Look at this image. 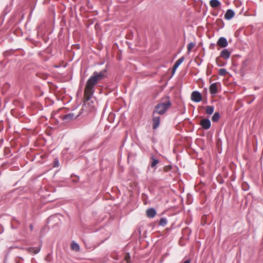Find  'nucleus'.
Masks as SVG:
<instances>
[{
    "instance_id": "32",
    "label": "nucleus",
    "mask_w": 263,
    "mask_h": 263,
    "mask_svg": "<svg viewBox=\"0 0 263 263\" xmlns=\"http://www.w3.org/2000/svg\"><path fill=\"white\" fill-rule=\"evenodd\" d=\"M226 64V63H222L221 64H218V65L219 66H223L224 65H225Z\"/></svg>"
},
{
    "instance_id": "19",
    "label": "nucleus",
    "mask_w": 263,
    "mask_h": 263,
    "mask_svg": "<svg viewBox=\"0 0 263 263\" xmlns=\"http://www.w3.org/2000/svg\"><path fill=\"white\" fill-rule=\"evenodd\" d=\"M167 219L166 218L162 217L160 219L159 225L162 227L165 226L167 224Z\"/></svg>"
},
{
    "instance_id": "28",
    "label": "nucleus",
    "mask_w": 263,
    "mask_h": 263,
    "mask_svg": "<svg viewBox=\"0 0 263 263\" xmlns=\"http://www.w3.org/2000/svg\"><path fill=\"white\" fill-rule=\"evenodd\" d=\"M11 229H17V227H16V226H14L13 224V223H11Z\"/></svg>"
},
{
    "instance_id": "11",
    "label": "nucleus",
    "mask_w": 263,
    "mask_h": 263,
    "mask_svg": "<svg viewBox=\"0 0 263 263\" xmlns=\"http://www.w3.org/2000/svg\"><path fill=\"white\" fill-rule=\"evenodd\" d=\"M146 216L148 218H153L156 214V211L154 208H149L146 210Z\"/></svg>"
},
{
    "instance_id": "37",
    "label": "nucleus",
    "mask_w": 263,
    "mask_h": 263,
    "mask_svg": "<svg viewBox=\"0 0 263 263\" xmlns=\"http://www.w3.org/2000/svg\"><path fill=\"white\" fill-rule=\"evenodd\" d=\"M227 243V242H224V243H223V246H224V245Z\"/></svg>"
},
{
    "instance_id": "8",
    "label": "nucleus",
    "mask_w": 263,
    "mask_h": 263,
    "mask_svg": "<svg viewBox=\"0 0 263 263\" xmlns=\"http://www.w3.org/2000/svg\"><path fill=\"white\" fill-rule=\"evenodd\" d=\"M79 116H80V114L75 116L73 113L70 112V113H69L68 114L64 115L62 119L64 121L68 122V121L72 120L74 119L78 118Z\"/></svg>"
},
{
    "instance_id": "20",
    "label": "nucleus",
    "mask_w": 263,
    "mask_h": 263,
    "mask_svg": "<svg viewBox=\"0 0 263 263\" xmlns=\"http://www.w3.org/2000/svg\"><path fill=\"white\" fill-rule=\"evenodd\" d=\"M227 73H229V72L227 71V70L226 69H224V68H221L218 71V74L220 76H224Z\"/></svg>"
},
{
    "instance_id": "21",
    "label": "nucleus",
    "mask_w": 263,
    "mask_h": 263,
    "mask_svg": "<svg viewBox=\"0 0 263 263\" xmlns=\"http://www.w3.org/2000/svg\"><path fill=\"white\" fill-rule=\"evenodd\" d=\"M195 46V44L193 43V42H190L188 45H187V52L189 53H190L191 50H192V49Z\"/></svg>"
},
{
    "instance_id": "31",
    "label": "nucleus",
    "mask_w": 263,
    "mask_h": 263,
    "mask_svg": "<svg viewBox=\"0 0 263 263\" xmlns=\"http://www.w3.org/2000/svg\"><path fill=\"white\" fill-rule=\"evenodd\" d=\"M29 228L30 229V230L32 231L33 229V224H30L29 225Z\"/></svg>"
},
{
    "instance_id": "16",
    "label": "nucleus",
    "mask_w": 263,
    "mask_h": 263,
    "mask_svg": "<svg viewBox=\"0 0 263 263\" xmlns=\"http://www.w3.org/2000/svg\"><path fill=\"white\" fill-rule=\"evenodd\" d=\"M214 110V107L213 106H206L205 112L208 115H212Z\"/></svg>"
},
{
    "instance_id": "17",
    "label": "nucleus",
    "mask_w": 263,
    "mask_h": 263,
    "mask_svg": "<svg viewBox=\"0 0 263 263\" xmlns=\"http://www.w3.org/2000/svg\"><path fill=\"white\" fill-rule=\"evenodd\" d=\"M219 117H220V115H219V112H216L213 115V116L212 117V120L213 122H216L219 120Z\"/></svg>"
},
{
    "instance_id": "10",
    "label": "nucleus",
    "mask_w": 263,
    "mask_h": 263,
    "mask_svg": "<svg viewBox=\"0 0 263 263\" xmlns=\"http://www.w3.org/2000/svg\"><path fill=\"white\" fill-rule=\"evenodd\" d=\"M220 57L225 60H228L230 57V52L228 49H224L221 51Z\"/></svg>"
},
{
    "instance_id": "9",
    "label": "nucleus",
    "mask_w": 263,
    "mask_h": 263,
    "mask_svg": "<svg viewBox=\"0 0 263 263\" xmlns=\"http://www.w3.org/2000/svg\"><path fill=\"white\" fill-rule=\"evenodd\" d=\"M184 60V57H182L175 62L172 69V75L174 74L176 70L179 67V66L183 62Z\"/></svg>"
},
{
    "instance_id": "3",
    "label": "nucleus",
    "mask_w": 263,
    "mask_h": 263,
    "mask_svg": "<svg viewBox=\"0 0 263 263\" xmlns=\"http://www.w3.org/2000/svg\"><path fill=\"white\" fill-rule=\"evenodd\" d=\"M107 70L104 69L100 72L95 71L90 78L91 79L92 81L97 84L99 82L107 77Z\"/></svg>"
},
{
    "instance_id": "12",
    "label": "nucleus",
    "mask_w": 263,
    "mask_h": 263,
    "mask_svg": "<svg viewBox=\"0 0 263 263\" xmlns=\"http://www.w3.org/2000/svg\"><path fill=\"white\" fill-rule=\"evenodd\" d=\"M26 250L30 253L37 254L41 250V246L38 247H29L26 249Z\"/></svg>"
},
{
    "instance_id": "23",
    "label": "nucleus",
    "mask_w": 263,
    "mask_h": 263,
    "mask_svg": "<svg viewBox=\"0 0 263 263\" xmlns=\"http://www.w3.org/2000/svg\"><path fill=\"white\" fill-rule=\"evenodd\" d=\"M124 258L127 263H129L130 262V256L129 253L125 254Z\"/></svg>"
},
{
    "instance_id": "14",
    "label": "nucleus",
    "mask_w": 263,
    "mask_h": 263,
    "mask_svg": "<svg viewBox=\"0 0 263 263\" xmlns=\"http://www.w3.org/2000/svg\"><path fill=\"white\" fill-rule=\"evenodd\" d=\"M210 6L212 8H217L220 5V2L218 0H211L210 1Z\"/></svg>"
},
{
    "instance_id": "29",
    "label": "nucleus",
    "mask_w": 263,
    "mask_h": 263,
    "mask_svg": "<svg viewBox=\"0 0 263 263\" xmlns=\"http://www.w3.org/2000/svg\"><path fill=\"white\" fill-rule=\"evenodd\" d=\"M235 15V12L233 10H231V18L234 17Z\"/></svg>"
},
{
    "instance_id": "1",
    "label": "nucleus",
    "mask_w": 263,
    "mask_h": 263,
    "mask_svg": "<svg viewBox=\"0 0 263 263\" xmlns=\"http://www.w3.org/2000/svg\"><path fill=\"white\" fill-rule=\"evenodd\" d=\"M172 106V102L170 98L168 96H164L161 98L160 102L155 107L153 110V114H158L160 115H164Z\"/></svg>"
},
{
    "instance_id": "5",
    "label": "nucleus",
    "mask_w": 263,
    "mask_h": 263,
    "mask_svg": "<svg viewBox=\"0 0 263 263\" xmlns=\"http://www.w3.org/2000/svg\"><path fill=\"white\" fill-rule=\"evenodd\" d=\"M200 124L202 127L205 130L209 129L211 127V121L209 119H203L200 121Z\"/></svg>"
},
{
    "instance_id": "36",
    "label": "nucleus",
    "mask_w": 263,
    "mask_h": 263,
    "mask_svg": "<svg viewBox=\"0 0 263 263\" xmlns=\"http://www.w3.org/2000/svg\"><path fill=\"white\" fill-rule=\"evenodd\" d=\"M234 180V178H233L232 176H231V181H232Z\"/></svg>"
},
{
    "instance_id": "34",
    "label": "nucleus",
    "mask_w": 263,
    "mask_h": 263,
    "mask_svg": "<svg viewBox=\"0 0 263 263\" xmlns=\"http://www.w3.org/2000/svg\"><path fill=\"white\" fill-rule=\"evenodd\" d=\"M183 263H190V260L187 259V260H185Z\"/></svg>"
},
{
    "instance_id": "4",
    "label": "nucleus",
    "mask_w": 263,
    "mask_h": 263,
    "mask_svg": "<svg viewBox=\"0 0 263 263\" xmlns=\"http://www.w3.org/2000/svg\"><path fill=\"white\" fill-rule=\"evenodd\" d=\"M191 99L193 101L198 103L201 101L202 96L198 91H194L191 94Z\"/></svg>"
},
{
    "instance_id": "22",
    "label": "nucleus",
    "mask_w": 263,
    "mask_h": 263,
    "mask_svg": "<svg viewBox=\"0 0 263 263\" xmlns=\"http://www.w3.org/2000/svg\"><path fill=\"white\" fill-rule=\"evenodd\" d=\"M224 18L227 20H230V9L227 10L224 15Z\"/></svg>"
},
{
    "instance_id": "33",
    "label": "nucleus",
    "mask_w": 263,
    "mask_h": 263,
    "mask_svg": "<svg viewBox=\"0 0 263 263\" xmlns=\"http://www.w3.org/2000/svg\"><path fill=\"white\" fill-rule=\"evenodd\" d=\"M13 220H15L18 224H20V222L18 220H16L15 218H13Z\"/></svg>"
},
{
    "instance_id": "35",
    "label": "nucleus",
    "mask_w": 263,
    "mask_h": 263,
    "mask_svg": "<svg viewBox=\"0 0 263 263\" xmlns=\"http://www.w3.org/2000/svg\"><path fill=\"white\" fill-rule=\"evenodd\" d=\"M78 181V179L77 180H73V182H77Z\"/></svg>"
},
{
    "instance_id": "26",
    "label": "nucleus",
    "mask_w": 263,
    "mask_h": 263,
    "mask_svg": "<svg viewBox=\"0 0 263 263\" xmlns=\"http://www.w3.org/2000/svg\"><path fill=\"white\" fill-rule=\"evenodd\" d=\"M10 53V51H6L4 53V55L5 57L8 56Z\"/></svg>"
},
{
    "instance_id": "27",
    "label": "nucleus",
    "mask_w": 263,
    "mask_h": 263,
    "mask_svg": "<svg viewBox=\"0 0 263 263\" xmlns=\"http://www.w3.org/2000/svg\"><path fill=\"white\" fill-rule=\"evenodd\" d=\"M59 166V161L58 160H56L54 161V166Z\"/></svg>"
},
{
    "instance_id": "25",
    "label": "nucleus",
    "mask_w": 263,
    "mask_h": 263,
    "mask_svg": "<svg viewBox=\"0 0 263 263\" xmlns=\"http://www.w3.org/2000/svg\"><path fill=\"white\" fill-rule=\"evenodd\" d=\"M215 46H216L215 44H214V43H211V44L210 45L209 48H210V49H214L215 48Z\"/></svg>"
},
{
    "instance_id": "18",
    "label": "nucleus",
    "mask_w": 263,
    "mask_h": 263,
    "mask_svg": "<svg viewBox=\"0 0 263 263\" xmlns=\"http://www.w3.org/2000/svg\"><path fill=\"white\" fill-rule=\"evenodd\" d=\"M71 249L76 251H79L80 250V247L79 245L76 242H72L71 245Z\"/></svg>"
},
{
    "instance_id": "13",
    "label": "nucleus",
    "mask_w": 263,
    "mask_h": 263,
    "mask_svg": "<svg viewBox=\"0 0 263 263\" xmlns=\"http://www.w3.org/2000/svg\"><path fill=\"white\" fill-rule=\"evenodd\" d=\"M210 91L212 95H215L217 93V86L216 83H214L210 85Z\"/></svg>"
},
{
    "instance_id": "6",
    "label": "nucleus",
    "mask_w": 263,
    "mask_h": 263,
    "mask_svg": "<svg viewBox=\"0 0 263 263\" xmlns=\"http://www.w3.org/2000/svg\"><path fill=\"white\" fill-rule=\"evenodd\" d=\"M217 45L221 48H225L228 45L227 40L224 37H220L217 41Z\"/></svg>"
},
{
    "instance_id": "15",
    "label": "nucleus",
    "mask_w": 263,
    "mask_h": 263,
    "mask_svg": "<svg viewBox=\"0 0 263 263\" xmlns=\"http://www.w3.org/2000/svg\"><path fill=\"white\" fill-rule=\"evenodd\" d=\"M151 159L152 160L151 163V166L152 167H154L158 164L159 160L156 159L154 156H152Z\"/></svg>"
},
{
    "instance_id": "2",
    "label": "nucleus",
    "mask_w": 263,
    "mask_h": 263,
    "mask_svg": "<svg viewBox=\"0 0 263 263\" xmlns=\"http://www.w3.org/2000/svg\"><path fill=\"white\" fill-rule=\"evenodd\" d=\"M97 85L90 78L87 81L85 90L84 97L86 101H89L95 92V86Z\"/></svg>"
},
{
    "instance_id": "30",
    "label": "nucleus",
    "mask_w": 263,
    "mask_h": 263,
    "mask_svg": "<svg viewBox=\"0 0 263 263\" xmlns=\"http://www.w3.org/2000/svg\"><path fill=\"white\" fill-rule=\"evenodd\" d=\"M54 218V216H50V217L48 218V221L52 220Z\"/></svg>"
},
{
    "instance_id": "24",
    "label": "nucleus",
    "mask_w": 263,
    "mask_h": 263,
    "mask_svg": "<svg viewBox=\"0 0 263 263\" xmlns=\"http://www.w3.org/2000/svg\"><path fill=\"white\" fill-rule=\"evenodd\" d=\"M172 169V166L170 165L165 166L163 167V171L165 172L170 171Z\"/></svg>"
},
{
    "instance_id": "7",
    "label": "nucleus",
    "mask_w": 263,
    "mask_h": 263,
    "mask_svg": "<svg viewBox=\"0 0 263 263\" xmlns=\"http://www.w3.org/2000/svg\"><path fill=\"white\" fill-rule=\"evenodd\" d=\"M153 128L154 129H157L160 125V117L159 116H155L153 114Z\"/></svg>"
}]
</instances>
